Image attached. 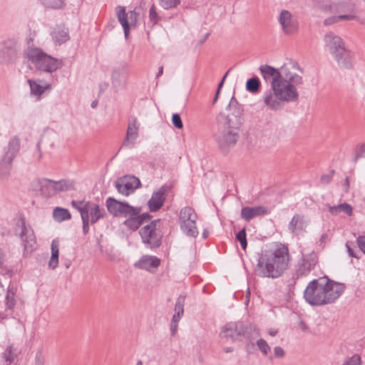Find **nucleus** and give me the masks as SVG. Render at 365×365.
I'll list each match as a JSON object with an SVG mask.
<instances>
[{"instance_id": "1", "label": "nucleus", "mask_w": 365, "mask_h": 365, "mask_svg": "<svg viewBox=\"0 0 365 365\" xmlns=\"http://www.w3.org/2000/svg\"><path fill=\"white\" fill-rule=\"evenodd\" d=\"M299 66L295 63H284L275 68L269 65H262L260 73L266 82H269L271 91L264 96L266 106L273 110L281 108L284 103L296 102L299 98L297 86L302 84V77L292 72V68Z\"/></svg>"}, {"instance_id": "2", "label": "nucleus", "mask_w": 365, "mask_h": 365, "mask_svg": "<svg viewBox=\"0 0 365 365\" xmlns=\"http://www.w3.org/2000/svg\"><path fill=\"white\" fill-rule=\"evenodd\" d=\"M289 261L288 247L281 242H274L258 255L255 272L262 277L276 279L288 269Z\"/></svg>"}, {"instance_id": "3", "label": "nucleus", "mask_w": 365, "mask_h": 365, "mask_svg": "<svg viewBox=\"0 0 365 365\" xmlns=\"http://www.w3.org/2000/svg\"><path fill=\"white\" fill-rule=\"evenodd\" d=\"M346 285L336 282L327 277L311 281L304 292L307 302L314 306L334 303L344 292Z\"/></svg>"}, {"instance_id": "4", "label": "nucleus", "mask_w": 365, "mask_h": 365, "mask_svg": "<svg viewBox=\"0 0 365 365\" xmlns=\"http://www.w3.org/2000/svg\"><path fill=\"white\" fill-rule=\"evenodd\" d=\"M25 55L36 69L44 72H54L63 65L62 61L52 57L38 47L29 46Z\"/></svg>"}, {"instance_id": "5", "label": "nucleus", "mask_w": 365, "mask_h": 365, "mask_svg": "<svg viewBox=\"0 0 365 365\" xmlns=\"http://www.w3.org/2000/svg\"><path fill=\"white\" fill-rule=\"evenodd\" d=\"M251 323L249 321H238L237 322H228L225 324L220 331V336L226 340H230L232 342L247 340V347L251 339Z\"/></svg>"}, {"instance_id": "6", "label": "nucleus", "mask_w": 365, "mask_h": 365, "mask_svg": "<svg viewBox=\"0 0 365 365\" xmlns=\"http://www.w3.org/2000/svg\"><path fill=\"white\" fill-rule=\"evenodd\" d=\"M226 108L229 113L225 115L220 113L216 118V123L239 131L245 120L242 106L232 96Z\"/></svg>"}, {"instance_id": "7", "label": "nucleus", "mask_w": 365, "mask_h": 365, "mask_svg": "<svg viewBox=\"0 0 365 365\" xmlns=\"http://www.w3.org/2000/svg\"><path fill=\"white\" fill-rule=\"evenodd\" d=\"M216 125L217 128L213 131V138L221 152L227 154L237 144L239 131L220 123H217Z\"/></svg>"}, {"instance_id": "8", "label": "nucleus", "mask_w": 365, "mask_h": 365, "mask_svg": "<svg viewBox=\"0 0 365 365\" xmlns=\"http://www.w3.org/2000/svg\"><path fill=\"white\" fill-rule=\"evenodd\" d=\"M323 9L338 16H350V19H341L342 21H358L363 23L356 14L355 4L351 0H331L323 4Z\"/></svg>"}, {"instance_id": "9", "label": "nucleus", "mask_w": 365, "mask_h": 365, "mask_svg": "<svg viewBox=\"0 0 365 365\" xmlns=\"http://www.w3.org/2000/svg\"><path fill=\"white\" fill-rule=\"evenodd\" d=\"M160 222V219L152 220L139 230L142 242L147 247L156 249L161 246L163 234L158 227Z\"/></svg>"}, {"instance_id": "10", "label": "nucleus", "mask_w": 365, "mask_h": 365, "mask_svg": "<svg viewBox=\"0 0 365 365\" xmlns=\"http://www.w3.org/2000/svg\"><path fill=\"white\" fill-rule=\"evenodd\" d=\"M20 150V140L16 136H13L4 148V155L0 160V178L10 175L14 159Z\"/></svg>"}, {"instance_id": "11", "label": "nucleus", "mask_w": 365, "mask_h": 365, "mask_svg": "<svg viewBox=\"0 0 365 365\" xmlns=\"http://www.w3.org/2000/svg\"><path fill=\"white\" fill-rule=\"evenodd\" d=\"M21 43L18 38H9L0 41V63H14L19 58Z\"/></svg>"}, {"instance_id": "12", "label": "nucleus", "mask_w": 365, "mask_h": 365, "mask_svg": "<svg viewBox=\"0 0 365 365\" xmlns=\"http://www.w3.org/2000/svg\"><path fill=\"white\" fill-rule=\"evenodd\" d=\"M108 211L114 217H124L128 219L130 214H134L136 209L126 201H119L109 197L106 201Z\"/></svg>"}, {"instance_id": "13", "label": "nucleus", "mask_w": 365, "mask_h": 365, "mask_svg": "<svg viewBox=\"0 0 365 365\" xmlns=\"http://www.w3.org/2000/svg\"><path fill=\"white\" fill-rule=\"evenodd\" d=\"M173 187L172 184H164L153 192L150 199L148 202V206L150 212H157L163 206L166 200V195L172 190Z\"/></svg>"}, {"instance_id": "14", "label": "nucleus", "mask_w": 365, "mask_h": 365, "mask_svg": "<svg viewBox=\"0 0 365 365\" xmlns=\"http://www.w3.org/2000/svg\"><path fill=\"white\" fill-rule=\"evenodd\" d=\"M134 208L136 209L135 213L130 214V217L123 222L125 227L132 231H136L145 222H148L152 218V215L148 212L140 213L141 207H134Z\"/></svg>"}, {"instance_id": "15", "label": "nucleus", "mask_w": 365, "mask_h": 365, "mask_svg": "<svg viewBox=\"0 0 365 365\" xmlns=\"http://www.w3.org/2000/svg\"><path fill=\"white\" fill-rule=\"evenodd\" d=\"M141 185L140 180L135 176L124 177L115 181V187L118 192L123 195L128 196Z\"/></svg>"}, {"instance_id": "16", "label": "nucleus", "mask_w": 365, "mask_h": 365, "mask_svg": "<svg viewBox=\"0 0 365 365\" xmlns=\"http://www.w3.org/2000/svg\"><path fill=\"white\" fill-rule=\"evenodd\" d=\"M21 230L19 234L22 245L24 247V252L31 253L34 250L36 244V240L34 232L30 225H26L24 220L21 221Z\"/></svg>"}, {"instance_id": "17", "label": "nucleus", "mask_w": 365, "mask_h": 365, "mask_svg": "<svg viewBox=\"0 0 365 365\" xmlns=\"http://www.w3.org/2000/svg\"><path fill=\"white\" fill-rule=\"evenodd\" d=\"M278 21L285 34L290 35L297 32L298 23L289 11L282 10L279 14Z\"/></svg>"}, {"instance_id": "18", "label": "nucleus", "mask_w": 365, "mask_h": 365, "mask_svg": "<svg viewBox=\"0 0 365 365\" xmlns=\"http://www.w3.org/2000/svg\"><path fill=\"white\" fill-rule=\"evenodd\" d=\"M324 42L326 48L331 56H334L346 47L344 40L332 31H329L324 35Z\"/></svg>"}, {"instance_id": "19", "label": "nucleus", "mask_w": 365, "mask_h": 365, "mask_svg": "<svg viewBox=\"0 0 365 365\" xmlns=\"http://www.w3.org/2000/svg\"><path fill=\"white\" fill-rule=\"evenodd\" d=\"M308 220L305 215L295 214L288 224L289 231L295 236H299L306 231Z\"/></svg>"}, {"instance_id": "20", "label": "nucleus", "mask_w": 365, "mask_h": 365, "mask_svg": "<svg viewBox=\"0 0 365 365\" xmlns=\"http://www.w3.org/2000/svg\"><path fill=\"white\" fill-rule=\"evenodd\" d=\"M140 123L136 116L132 115L128 117V128L125 138L122 143L121 148L128 146L131 140L134 142L138 137Z\"/></svg>"}, {"instance_id": "21", "label": "nucleus", "mask_w": 365, "mask_h": 365, "mask_svg": "<svg viewBox=\"0 0 365 365\" xmlns=\"http://www.w3.org/2000/svg\"><path fill=\"white\" fill-rule=\"evenodd\" d=\"M332 56L341 68L350 69L354 66V53L346 47Z\"/></svg>"}, {"instance_id": "22", "label": "nucleus", "mask_w": 365, "mask_h": 365, "mask_svg": "<svg viewBox=\"0 0 365 365\" xmlns=\"http://www.w3.org/2000/svg\"><path fill=\"white\" fill-rule=\"evenodd\" d=\"M317 262V257L316 254L312 253L304 256L299 263L297 270V276L302 277L307 275L314 268Z\"/></svg>"}, {"instance_id": "23", "label": "nucleus", "mask_w": 365, "mask_h": 365, "mask_svg": "<svg viewBox=\"0 0 365 365\" xmlns=\"http://www.w3.org/2000/svg\"><path fill=\"white\" fill-rule=\"evenodd\" d=\"M128 64L124 61L120 62L112 72L111 80L113 86L114 87L120 86L123 81H125L126 79H128Z\"/></svg>"}, {"instance_id": "24", "label": "nucleus", "mask_w": 365, "mask_h": 365, "mask_svg": "<svg viewBox=\"0 0 365 365\" xmlns=\"http://www.w3.org/2000/svg\"><path fill=\"white\" fill-rule=\"evenodd\" d=\"M32 184L39 187L40 194L43 197H50L56 193L53 180L38 179L34 181Z\"/></svg>"}, {"instance_id": "25", "label": "nucleus", "mask_w": 365, "mask_h": 365, "mask_svg": "<svg viewBox=\"0 0 365 365\" xmlns=\"http://www.w3.org/2000/svg\"><path fill=\"white\" fill-rule=\"evenodd\" d=\"M160 264V259L155 256H143L135 266L138 268L150 270L151 268H157Z\"/></svg>"}, {"instance_id": "26", "label": "nucleus", "mask_w": 365, "mask_h": 365, "mask_svg": "<svg viewBox=\"0 0 365 365\" xmlns=\"http://www.w3.org/2000/svg\"><path fill=\"white\" fill-rule=\"evenodd\" d=\"M51 37L56 44L61 45L69 40V33L68 29L57 28L51 33Z\"/></svg>"}, {"instance_id": "27", "label": "nucleus", "mask_w": 365, "mask_h": 365, "mask_svg": "<svg viewBox=\"0 0 365 365\" xmlns=\"http://www.w3.org/2000/svg\"><path fill=\"white\" fill-rule=\"evenodd\" d=\"M197 215L195 210L190 206L182 207L180 211L179 222L180 224L186 223L187 221L197 220Z\"/></svg>"}, {"instance_id": "28", "label": "nucleus", "mask_w": 365, "mask_h": 365, "mask_svg": "<svg viewBox=\"0 0 365 365\" xmlns=\"http://www.w3.org/2000/svg\"><path fill=\"white\" fill-rule=\"evenodd\" d=\"M56 192H65L76 190V182L73 180L61 179L60 180H53Z\"/></svg>"}, {"instance_id": "29", "label": "nucleus", "mask_w": 365, "mask_h": 365, "mask_svg": "<svg viewBox=\"0 0 365 365\" xmlns=\"http://www.w3.org/2000/svg\"><path fill=\"white\" fill-rule=\"evenodd\" d=\"M118 8L119 11L117 12V16L119 22L123 28L125 38L128 39L130 30V24L128 21V14H126L125 8L124 6H118Z\"/></svg>"}, {"instance_id": "30", "label": "nucleus", "mask_w": 365, "mask_h": 365, "mask_svg": "<svg viewBox=\"0 0 365 365\" xmlns=\"http://www.w3.org/2000/svg\"><path fill=\"white\" fill-rule=\"evenodd\" d=\"M329 212L332 215H337L339 212H344L348 216H351L353 214V207L348 203H341L337 205L329 207Z\"/></svg>"}, {"instance_id": "31", "label": "nucleus", "mask_w": 365, "mask_h": 365, "mask_svg": "<svg viewBox=\"0 0 365 365\" xmlns=\"http://www.w3.org/2000/svg\"><path fill=\"white\" fill-rule=\"evenodd\" d=\"M196 221L193 220L186 223L180 224V229L188 237H196L198 235V230L196 226Z\"/></svg>"}, {"instance_id": "32", "label": "nucleus", "mask_w": 365, "mask_h": 365, "mask_svg": "<svg viewBox=\"0 0 365 365\" xmlns=\"http://www.w3.org/2000/svg\"><path fill=\"white\" fill-rule=\"evenodd\" d=\"M105 210L101 208L99 205L95 204L92 207H89V217L91 216V223L94 225L100 219L105 217Z\"/></svg>"}, {"instance_id": "33", "label": "nucleus", "mask_w": 365, "mask_h": 365, "mask_svg": "<svg viewBox=\"0 0 365 365\" xmlns=\"http://www.w3.org/2000/svg\"><path fill=\"white\" fill-rule=\"evenodd\" d=\"M41 4L47 9L61 10L64 9L66 0H39Z\"/></svg>"}, {"instance_id": "34", "label": "nucleus", "mask_w": 365, "mask_h": 365, "mask_svg": "<svg viewBox=\"0 0 365 365\" xmlns=\"http://www.w3.org/2000/svg\"><path fill=\"white\" fill-rule=\"evenodd\" d=\"M53 216L56 221L63 222L71 219V215L68 209L57 207L53 210Z\"/></svg>"}, {"instance_id": "35", "label": "nucleus", "mask_w": 365, "mask_h": 365, "mask_svg": "<svg viewBox=\"0 0 365 365\" xmlns=\"http://www.w3.org/2000/svg\"><path fill=\"white\" fill-rule=\"evenodd\" d=\"M58 255H59L58 244V242H56L55 240H53V242L51 243V257L48 262V267L52 269H54L58 267Z\"/></svg>"}, {"instance_id": "36", "label": "nucleus", "mask_w": 365, "mask_h": 365, "mask_svg": "<svg viewBox=\"0 0 365 365\" xmlns=\"http://www.w3.org/2000/svg\"><path fill=\"white\" fill-rule=\"evenodd\" d=\"M71 204L73 208L79 211L81 217H83V215L89 214L90 202L72 200Z\"/></svg>"}, {"instance_id": "37", "label": "nucleus", "mask_w": 365, "mask_h": 365, "mask_svg": "<svg viewBox=\"0 0 365 365\" xmlns=\"http://www.w3.org/2000/svg\"><path fill=\"white\" fill-rule=\"evenodd\" d=\"M236 241L239 242L242 250H246L247 247V240L246 234V227L242 228L235 235Z\"/></svg>"}, {"instance_id": "38", "label": "nucleus", "mask_w": 365, "mask_h": 365, "mask_svg": "<svg viewBox=\"0 0 365 365\" xmlns=\"http://www.w3.org/2000/svg\"><path fill=\"white\" fill-rule=\"evenodd\" d=\"M185 295H180L176 300L175 304V314H177V316H182L184 314V305L185 302Z\"/></svg>"}, {"instance_id": "39", "label": "nucleus", "mask_w": 365, "mask_h": 365, "mask_svg": "<svg viewBox=\"0 0 365 365\" xmlns=\"http://www.w3.org/2000/svg\"><path fill=\"white\" fill-rule=\"evenodd\" d=\"M28 82L29 83L31 94L41 96L45 91V88L37 83L35 81L29 79Z\"/></svg>"}, {"instance_id": "40", "label": "nucleus", "mask_w": 365, "mask_h": 365, "mask_svg": "<svg viewBox=\"0 0 365 365\" xmlns=\"http://www.w3.org/2000/svg\"><path fill=\"white\" fill-rule=\"evenodd\" d=\"M15 293L11 290L8 289V292L6 295V307L7 309L11 310L14 309L16 304V300L14 299Z\"/></svg>"}, {"instance_id": "41", "label": "nucleus", "mask_w": 365, "mask_h": 365, "mask_svg": "<svg viewBox=\"0 0 365 365\" xmlns=\"http://www.w3.org/2000/svg\"><path fill=\"white\" fill-rule=\"evenodd\" d=\"M181 0H160V5L166 10L176 8Z\"/></svg>"}, {"instance_id": "42", "label": "nucleus", "mask_w": 365, "mask_h": 365, "mask_svg": "<svg viewBox=\"0 0 365 365\" xmlns=\"http://www.w3.org/2000/svg\"><path fill=\"white\" fill-rule=\"evenodd\" d=\"M257 346L264 356H267L271 350L269 345L262 339L257 341Z\"/></svg>"}, {"instance_id": "43", "label": "nucleus", "mask_w": 365, "mask_h": 365, "mask_svg": "<svg viewBox=\"0 0 365 365\" xmlns=\"http://www.w3.org/2000/svg\"><path fill=\"white\" fill-rule=\"evenodd\" d=\"M364 158H365V143L356 146L354 161L356 162L359 159Z\"/></svg>"}, {"instance_id": "44", "label": "nucleus", "mask_w": 365, "mask_h": 365, "mask_svg": "<svg viewBox=\"0 0 365 365\" xmlns=\"http://www.w3.org/2000/svg\"><path fill=\"white\" fill-rule=\"evenodd\" d=\"M268 208L263 205L252 207V217L267 214Z\"/></svg>"}, {"instance_id": "45", "label": "nucleus", "mask_w": 365, "mask_h": 365, "mask_svg": "<svg viewBox=\"0 0 365 365\" xmlns=\"http://www.w3.org/2000/svg\"><path fill=\"white\" fill-rule=\"evenodd\" d=\"M341 19H349V16H338V15L330 16V17L324 19V24L326 26L332 25V24H336L340 21H342ZM349 19H350V16H349Z\"/></svg>"}, {"instance_id": "46", "label": "nucleus", "mask_w": 365, "mask_h": 365, "mask_svg": "<svg viewBox=\"0 0 365 365\" xmlns=\"http://www.w3.org/2000/svg\"><path fill=\"white\" fill-rule=\"evenodd\" d=\"M149 19L153 23V25L156 24L159 21L160 18L156 11V8L155 4H153L149 10Z\"/></svg>"}, {"instance_id": "47", "label": "nucleus", "mask_w": 365, "mask_h": 365, "mask_svg": "<svg viewBox=\"0 0 365 365\" xmlns=\"http://www.w3.org/2000/svg\"><path fill=\"white\" fill-rule=\"evenodd\" d=\"M172 123L175 128L181 129L183 127V123L179 113H173L172 115Z\"/></svg>"}, {"instance_id": "48", "label": "nucleus", "mask_w": 365, "mask_h": 365, "mask_svg": "<svg viewBox=\"0 0 365 365\" xmlns=\"http://www.w3.org/2000/svg\"><path fill=\"white\" fill-rule=\"evenodd\" d=\"M229 73V71H227L225 75L223 76V77L222 78L221 81H220V83H218V86H217V90H216V92H215V97L212 100V105H214L216 101H217V98H218V96L220 95V91L224 85V82H225V80L227 76Z\"/></svg>"}, {"instance_id": "49", "label": "nucleus", "mask_w": 365, "mask_h": 365, "mask_svg": "<svg viewBox=\"0 0 365 365\" xmlns=\"http://www.w3.org/2000/svg\"><path fill=\"white\" fill-rule=\"evenodd\" d=\"M82 222H83V235H87L89 232V214L88 215H83V217H81Z\"/></svg>"}, {"instance_id": "50", "label": "nucleus", "mask_w": 365, "mask_h": 365, "mask_svg": "<svg viewBox=\"0 0 365 365\" xmlns=\"http://www.w3.org/2000/svg\"><path fill=\"white\" fill-rule=\"evenodd\" d=\"M247 294H246V298H245V300L244 302V304H245L246 308L247 309L249 303H250V295H251V288H250V282H251V279H250V277L249 276V274H247Z\"/></svg>"}, {"instance_id": "51", "label": "nucleus", "mask_w": 365, "mask_h": 365, "mask_svg": "<svg viewBox=\"0 0 365 365\" xmlns=\"http://www.w3.org/2000/svg\"><path fill=\"white\" fill-rule=\"evenodd\" d=\"M261 86V82L258 77L252 76V93H256L259 91Z\"/></svg>"}, {"instance_id": "52", "label": "nucleus", "mask_w": 365, "mask_h": 365, "mask_svg": "<svg viewBox=\"0 0 365 365\" xmlns=\"http://www.w3.org/2000/svg\"><path fill=\"white\" fill-rule=\"evenodd\" d=\"M241 216L246 221L249 222L251 220V207H245L242 208L241 212Z\"/></svg>"}, {"instance_id": "53", "label": "nucleus", "mask_w": 365, "mask_h": 365, "mask_svg": "<svg viewBox=\"0 0 365 365\" xmlns=\"http://www.w3.org/2000/svg\"><path fill=\"white\" fill-rule=\"evenodd\" d=\"M4 359H5L6 361H8V362H10V363H11L14 360V358L13 356L12 347L11 346H8L6 348V349L5 351V353H4Z\"/></svg>"}, {"instance_id": "54", "label": "nucleus", "mask_w": 365, "mask_h": 365, "mask_svg": "<svg viewBox=\"0 0 365 365\" xmlns=\"http://www.w3.org/2000/svg\"><path fill=\"white\" fill-rule=\"evenodd\" d=\"M44 356L41 351H38L35 356V364L36 365H44Z\"/></svg>"}, {"instance_id": "55", "label": "nucleus", "mask_w": 365, "mask_h": 365, "mask_svg": "<svg viewBox=\"0 0 365 365\" xmlns=\"http://www.w3.org/2000/svg\"><path fill=\"white\" fill-rule=\"evenodd\" d=\"M357 245L359 249L364 253L365 255V236H359L357 238Z\"/></svg>"}, {"instance_id": "56", "label": "nucleus", "mask_w": 365, "mask_h": 365, "mask_svg": "<svg viewBox=\"0 0 365 365\" xmlns=\"http://www.w3.org/2000/svg\"><path fill=\"white\" fill-rule=\"evenodd\" d=\"M274 354L277 358H283L285 355V352L282 347L276 346L274 348Z\"/></svg>"}, {"instance_id": "57", "label": "nucleus", "mask_w": 365, "mask_h": 365, "mask_svg": "<svg viewBox=\"0 0 365 365\" xmlns=\"http://www.w3.org/2000/svg\"><path fill=\"white\" fill-rule=\"evenodd\" d=\"M343 365H361L360 358L358 356H354L346 361Z\"/></svg>"}, {"instance_id": "58", "label": "nucleus", "mask_w": 365, "mask_h": 365, "mask_svg": "<svg viewBox=\"0 0 365 365\" xmlns=\"http://www.w3.org/2000/svg\"><path fill=\"white\" fill-rule=\"evenodd\" d=\"M333 175H334V171L332 170L329 174L322 175L321 178L322 182H323L324 184H328L329 182H330V181L333 177Z\"/></svg>"}, {"instance_id": "59", "label": "nucleus", "mask_w": 365, "mask_h": 365, "mask_svg": "<svg viewBox=\"0 0 365 365\" xmlns=\"http://www.w3.org/2000/svg\"><path fill=\"white\" fill-rule=\"evenodd\" d=\"M346 247L347 252H348V254H349V255L350 257H355V258H359V256H357V255L354 253V250L351 248V247H350V245H349V242H347L346 243Z\"/></svg>"}, {"instance_id": "60", "label": "nucleus", "mask_w": 365, "mask_h": 365, "mask_svg": "<svg viewBox=\"0 0 365 365\" xmlns=\"http://www.w3.org/2000/svg\"><path fill=\"white\" fill-rule=\"evenodd\" d=\"M109 86V83L108 82H102L99 85V94L103 93L105 91L108 89Z\"/></svg>"}, {"instance_id": "61", "label": "nucleus", "mask_w": 365, "mask_h": 365, "mask_svg": "<svg viewBox=\"0 0 365 365\" xmlns=\"http://www.w3.org/2000/svg\"><path fill=\"white\" fill-rule=\"evenodd\" d=\"M138 14L135 11H131L130 13V19L132 24H136Z\"/></svg>"}, {"instance_id": "62", "label": "nucleus", "mask_w": 365, "mask_h": 365, "mask_svg": "<svg viewBox=\"0 0 365 365\" xmlns=\"http://www.w3.org/2000/svg\"><path fill=\"white\" fill-rule=\"evenodd\" d=\"M178 324H175V323H170V332L172 336H175L178 331Z\"/></svg>"}, {"instance_id": "63", "label": "nucleus", "mask_w": 365, "mask_h": 365, "mask_svg": "<svg viewBox=\"0 0 365 365\" xmlns=\"http://www.w3.org/2000/svg\"><path fill=\"white\" fill-rule=\"evenodd\" d=\"M182 317V316H177V314H174L171 319V323L178 324V322Z\"/></svg>"}, {"instance_id": "64", "label": "nucleus", "mask_w": 365, "mask_h": 365, "mask_svg": "<svg viewBox=\"0 0 365 365\" xmlns=\"http://www.w3.org/2000/svg\"><path fill=\"white\" fill-rule=\"evenodd\" d=\"M344 186L345 191L347 192L349 187V180L348 177L345 178Z\"/></svg>"}]
</instances>
